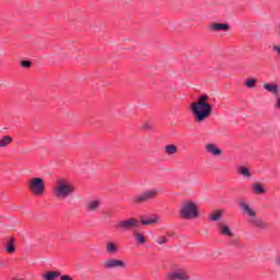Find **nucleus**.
<instances>
[{"instance_id": "6e6552de", "label": "nucleus", "mask_w": 280, "mask_h": 280, "mask_svg": "<svg viewBox=\"0 0 280 280\" xmlns=\"http://www.w3.org/2000/svg\"><path fill=\"white\" fill-rule=\"evenodd\" d=\"M116 229H119V231H132V229H139V220L135 218L120 220L117 222Z\"/></svg>"}, {"instance_id": "b1692460", "label": "nucleus", "mask_w": 280, "mask_h": 280, "mask_svg": "<svg viewBox=\"0 0 280 280\" xmlns=\"http://www.w3.org/2000/svg\"><path fill=\"white\" fill-rule=\"evenodd\" d=\"M257 86V79H246V88L247 89H255Z\"/></svg>"}, {"instance_id": "a878e982", "label": "nucleus", "mask_w": 280, "mask_h": 280, "mask_svg": "<svg viewBox=\"0 0 280 280\" xmlns=\"http://www.w3.org/2000/svg\"><path fill=\"white\" fill-rule=\"evenodd\" d=\"M237 174H240L241 176L246 177V166H238L236 170Z\"/></svg>"}, {"instance_id": "f8f14e48", "label": "nucleus", "mask_w": 280, "mask_h": 280, "mask_svg": "<svg viewBox=\"0 0 280 280\" xmlns=\"http://www.w3.org/2000/svg\"><path fill=\"white\" fill-rule=\"evenodd\" d=\"M218 231L220 235H224L225 237H233V231H231V228L226 221H220L218 223Z\"/></svg>"}, {"instance_id": "4468645a", "label": "nucleus", "mask_w": 280, "mask_h": 280, "mask_svg": "<svg viewBox=\"0 0 280 280\" xmlns=\"http://www.w3.org/2000/svg\"><path fill=\"white\" fill-rule=\"evenodd\" d=\"M140 222L141 224H143L144 226H149L151 224H156V222H159V215L156 214H151L149 217H141L140 218Z\"/></svg>"}, {"instance_id": "c756f323", "label": "nucleus", "mask_w": 280, "mask_h": 280, "mask_svg": "<svg viewBox=\"0 0 280 280\" xmlns=\"http://www.w3.org/2000/svg\"><path fill=\"white\" fill-rule=\"evenodd\" d=\"M60 280H73V278H71V276L63 275L60 276Z\"/></svg>"}, {"instance_id": "ddd939ff", "label": "nucleus", "mask_w": 280, "mask_h": 280, "mask_svg": "<svg viewBox=\"0 0 280 280\" xmlns=\"http://www.w3.org/2000/svg\"><path fill=\"white\" fill-rule=\"evenodd\" d=\"M105 253L107 255H117L119 253V245L115 241H107L105 243Z\"/></svg>"}, {"instance_id": "7ed1b4c3", "label": "nucleus", "mask_w": 280, "mask_h": 280, "mask_svg": "<svg viewBox=\"0 0 280 280\" xmlns=\"http://www.w3.org/2000/svg\"><path fill=\"white\" fill-rule=\"evenodd\" d=\"M246 220L252 226L259 229L260 231H268V223L257 217V211L253 209L250 206H246Z\"/></svg>"}, {"instance_id": "6ab92c4d", "label": "nucleus", "mask_w": 280, "mask_h": 280, "mask_svg": "<svg viewBox=\"0 0 280 280\" xmlns=\"http://www.w3.org/2000/svg\"><path fill=\"white\" fill-rule=\"evenodd\" d=\"M252 189H253L254 194H256L258 196H264V194H266L264 186H261V184H259V183L252 184Z\"/></svg>"}, {"instance_id": "0eeeda50", "label": "nucleus", "mask_w": 280, "mask_h": 280, "mask_svg": "<svg viewBox=\"0 0 280 280\" xmlns=\"http://www.w3.org/2000/svg\"><path fill=\"white\" fill-rule=\"evenodd\" d=\"M156 196H159V188H152L143 191L142 194L136 195L133 198V202H148V200H152L153 198H156Z\"/></svg>"}, {"instance_id": "72a5a7b5", "label": "nucleus", "mask_w": 280, "mask_h": 280, "mask_svg": "<svg viewBox=\"0 0 280 280\" xmlns=\"http://www.w3.org/2000/svg\"><path fill=\"white\" fill-rule=\"evenodd\" d=\"M166 237H174V232H166Z\"/></svg>"}, {"instance_id": "9b49d317", "label": "nucleus", "mask_w": 280, "mask_h": 280, "mask_svg": "<svg viewBox=\"0 0 280 280\" xmlns=\"http://www.w3.org/2000/svg\"><path fill=\"white\" fill-rule=\"evenodd\" d=\"M205 150L210 156H214V158L222 156V149H220V147H218V144L213 142L206 143Z\"/></svg>"}, {"instance_id": "f3484780", "label": "nucleus", "mask_w": 280, "mask_h": 280, "mask_svg": "<svg viewBox=\"0 0 280 280\" xmlns=\"http://www.w3.org/2000/svg\"><path fill=\"white\" fill-rule=\"evenodd\" d=\"M222 215H224L223 210H214L209 214L210 222H220L222 220Z\"/></svg>"}, {"instance_id": "4be33fe9", "label": "nucleus", "mask_w": 280, "mask_h": 280, "mask_svg": "<svg viewBox=\"0 0 280 280\" xmlns=\"http://www.w3.org/2000/svg\"><path fill=\"white\" fill-rule=\"evenodd\" d=\"M10 143H12V137H10V136H3L0 139V148H8V145H10Z\"/></svg>"}, {"instance_id": "1a4fd4ad", "label": "nucleus", "mask_w": 280, "mask_h": 280, "mask_svg": "<svg viewBox=\"0 0 280 280\" xmlns=\"http://www.w3.org/2000/svg\"><path fill=\"white\" fill-rule=\"evenodd\" d=\"M168 280H191V271L185 268H178L166 275Z\"/></svg>"}, {"instance_id": "9d476101", "label": "nucleus", "mask_w": 280, "mask_h": 280, "mask_svg": "<svg viewBox=\"0 0 280 280\" xmlns=\"http://www.w3.org/2000/svg\"><path fill=\"white\" fill-rule=\"evenodd\" d=\"M100 207H102V199L97 197L88 200L85 203V210L88 213H97V211H100Z\"/></svg>"}, {"instance_id": "f704fd0d", "label": "nucleus", "mask_w": 280, "mask_h": 280, "mask_svg": "<svg viewBox=\"0 0 280 280\" xmlns=\"http://www.w3.org/2000/svg\"><path fill=\"white\" fill-rule=\"evenodd\" d=\"M250 171L248 168H246V178H250Z\"/></svg>"}, {"instance_id": "20e7f679", "label": "nucleus", "mask_w": 280, "mask_h": 280, "mask_svg": "<svg viewBox=\"0 0 280 280\" xmlns=\"http://www.w3.org/2000/svg\"><path fill=\"white\" fill-rule=\"evenodd\" d=\"M179 215L184 220H196L199 215L198 206L191 200L185 201L179 211Z\"/></svg>"}, {"instance_id": "393cba45", "label": "nucleus", "mask_w": 280, "mask_h": 280, "mask_svg": "<svg viewBox=\"0 0 280 280\" xmlns=\"http://www.w3.org/2000/svg\"><path fill=\"white\" fill-rule=\"evenodd\" d=\"M168 238L167 236H160L156 238V244H159L160 246H163V244H167Z\"/></svg>"}, {"instance_id": "f03ea898", "label": "nucleus", "mask_w": 280, "mask_h": 280, "mask_svg": "<svg viewBox=\"0 0 280 280\" xmlns=\"http://www.w3.org/2000/svg\"><path fill=\"white\" fill-rule=\"evenodd\" d=\"M75 194V186L71 184L68 179L57 178L52 186V196L57 198V200H67V198H71Z\"/></svg>"}, {"instance_id": "473e14b6", "label": "nucleus", "mask_w": 280, "mask_h": 280, "mask_svg": "<svg viewBox=\"0 0 280 280\" xmlns=\"http://www.w3.org/2000/svg\"><path fill=\"white\" fill-rule=\"evenodd\" d=\"M276 266H278V268H280V256L276 257Z\"/></svg>"}, {"instance_id": "423d86ee", "label": "nucleus", "mask_w": 280, "mask_h": 280, "mask_svg": "<svg viewBox=\"0 0 280 280\" xmlns=\"http://www.w3.org/2000/svg\"><path fill=\"white\" fill-rule=\"evenodd\" d=\"M104 270H115V268H120V270H126L128 265L122 259L107 258L101 264Z\"/></svg>"}, {"instance_id": "5701e85b", "label": "nucleus", "mask_w": 280, "mask_h": 280, "mask_svg": "<svg viewBox=\"0 0 280 280\" xmlns=\"http://www.w3.org/2000/svg\"><path fill=\"white\" fill-rule=\"evenodd\" d=\"M133 237H135L137 244H145V236H143V234H141L139 232H135Z\"/></svg>"}, {"instance_id": "2eb2a0df", "label": "nucleus", "mask_w": 280, "mask_h": 280, "mask_svg": "<svg viewBox=\"0 0 280 280\" xmlns=\"http://www.w3.org/2000/svg\"><path fill=\"white\" fill-rule=\"evenodd\" d=\"M210 30L212 32H229V30H231V26L226 23H212L210 25Z\"/></svg>"}, {"instance_id": "7c9ffc66", "label": "nucleus", "mask_w": 280, "mask_h": 280, "mask_svg": "<svg viewBox=\"0 0 280 280\" xmlns=\"http://www.w3.org/2000/svg\"><path fill=\"white\" fill-rule=\"evenodd\" d=\"M276 108H278V110H280V96H277V101H276Z\"/></svg>"}, {"instance_id": "bb28decb", "label": "nucleus", "mask_w": 280, "mask_h": 280, "mask_svg": "<svg viewBox=\"0 0 280 280\" xmlns=\"http://www.w3.org/2000/svg\"><path fill=\"white\" fill-rule=\"evenodd\" d=\"M21 66L24 67V69H30V67H32V61L30 60H23L21 62Z\"/></svg>"}, {"instance_id": "f257e3e1", "label": "nucleus", "mask_w": 280, "mask_h": 280, "mask_svg": "<svg viewBox=\"0 0 280 280\" xmlns=\"http://www.w3.org/2000/svg\"><path fill=\"white\" fill-rule=\"evenodd\" d=\"M213 98L207 94H201L195 102L190 104V110L196 124H202L207 121L211 115H213Z\"/></svg>"}, {"instance_id": "2f4dec72", "label": "nucleus", "mask_w": 280, "mask_h": 280, "mask_svg": "<svg viewBox=\"0 0 280 280\" xmlns=\"http://www.w3.org/2000/svg\"><path fill=\"white\" fill-rule=\"evenodd\" d=\"M273 51H277L279 54V56H280V46L275 45L273 46Z\"/></svg>"}, {"instance_id": "c85d7f7f", "label": "nucleus", "mask_w": 280, "mask_h": 280, "mask_svg": "<svg viewBox=\"0 0 280 280\" xmlns=\"http://www.w3.org/2000/svg\"><path fill=\"white\" fill-rule=\"evenodd\" d=\"M240 206H241V209H242L243 213H246V202L241 201Z\"/></svg>"}, {"instance_id": "aec40b11", "label": "nucleus", "mask_w": 280, "mask_h": 280, "mask_svg": "<svg viewBox=\"0 0 280 280\" xmlns=\"http://www.w3.org/2000/svg\"><path fill=\"white\" fill-rule=\"evenodd\" d=\"M60 277V271H48L43 276L45 280H56Z\"/></svg>"}, {"instance_id": "a211bd4d", "label": "nucleus", "mask_w": 280, "mask_h": 280, "mask_svg": "<svg viewBox=\"0 0 280 280\" xmlns=\"http://www.w3.org/2000/svg\"><path fill=\"white\" fill-rule=\"evenodd\" d=\"M16 240L14 238H9L5 245V250L9 253V255H12V253H15L16 250Z\"/></svg>"}, {"instance_id": "39448f33", "label": "nucleus", "mask_w": 280, "mask_h": 280, "mask_svg": "<svg viewBox=\"0 0 280 280\" xmlns=\"http://www.w3.org/2000/svg\"><path fill=\"white\" fill-rule=\"evenodd\" d=\"M27 188L33 196H45V192L47 191L45 179L40 177H33L28 179Z\"/></svg>"}, {"instance_id": "412c9836", "label": "nucleus", "mask_w": 280, "mask_h": 280, "mask_svg": "<svg viewBox=\"0 0 280 280\" xmlns=\"http://www.w3.org/2000/svg\"><path fill=\"white\" fill-rule=\"evenodd\" d=\"M178 152V147L174 145V144H168L165 147V153L168 156H172L173 154H176Z\"/></svg>"}, {"instance_id": "cd10ccee", "label": "nucleus", "mask_w": 280, "mask_h": 280, "mask_svg": "<svg viewBox=\"0 0 280 280\" xmlns=\"http://www.w3.org/2000/svg\"><path fill=\"white\" fill-rule=\"evenodd\" d=\"M142 130H152V125L145 122L142 127H141Z\"/></svg>"}, {"instance_id": "dca6fc26", "label": "nucleus", "mask_w": 280, "mask_h": 280, "mask_svg": "<svg viewBox=\"0 0 280 280\" xmlns=\"http://www.w3.org/2000/svg\"><path fill=\"white\" fill-rule=\"evenodd\" d=\"M262 88L265 89V91H268V93H271L276 97H279V85L265 83L262 84Z\"/></svg>"}]
</instances>
